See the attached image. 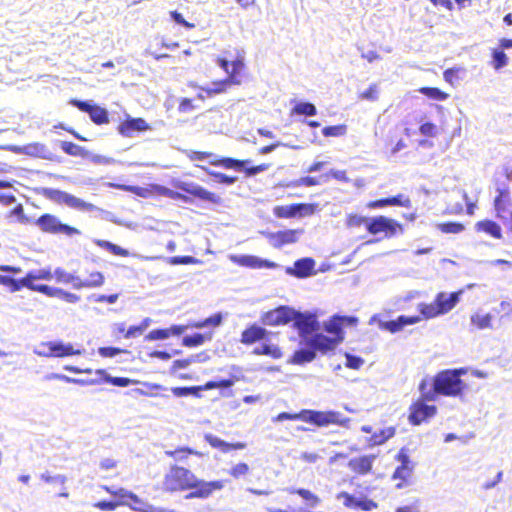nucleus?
<instances>
[{
	"instance_id": "1",
	"label": "nucleus",
	"mask_w": 512,
	"mask_h": 512,
	"mask_svg": "<svg viewBox=\"0 0 512 512\" xmlns=\"http://www.w3.org/2000/svg\"><path fill=\"white\" fill-rule=\"evenodd\" d=\"M223 487L222 481L198 480L190 470L176 465L170 468L164 479V488L167 491L194 489L186 495V499L207 498L213 491L221 490Z\"/></svg>"
},
{
	"instance_id": "2",
	"label": "nucleus",
	"mask_w": 512,
	"mask_h": 512,
	"mask_svg": "<svg viewBox=\"0 0 512 512\" xmlns=\"http://www.w3.org/2000/svg\"><path fill=\"white\" fill-rule=\"evenodd\" d=\"M220 68L227 74L233 86L241 85L246 76L245 54L238 49L226 50L216 60Z\"/></svg>"
},
{
	"instance_id": "3",
	"label": "nucleus",
	"mask_w": 512,
	"mask_h": 512,
	"mask_svg": "<svg viewBox=\"0 0 512 512\" xmlns=\"http://www.w3.org/2000/svg\"><path fill=\"white\" fill-rule=\"evenodd\" d=\"M466 374L465 368L446 369L437 373L433 378V386L440 395L462 397L466 384L461 376Z\"/></svg>"
},
{
	"instance_id": "4",
	"label": "nucleus",
	"mask_w": 512,
	"mask_h": 512,
	"mask_svg": "<svg viewBox=\"0 0 512 512\" xmlns=\"http://www.w3.org/2000/svg\"><path fill=\"white\" fill-rule=\"evenodd\" d=\"M210 164L216 167L231 169L238 172L243 171L246 176L256 175L268 168L267 164L253 166L252 160L250 159L239 160L231 157H214L210 160Z\"/></svg>"
},
{
	"instance_id": "5",
	"label": "nucleus",
	"mask_w": 512,
	"mask_h": 512,
	"mask_svg": "<svg viewBox=\"0 0 512 512\" xmlns=\"http://www.w3.org/2000/svg\"><path fill=\"white\" fill-rule=\"evenodd\" d=\"M303 421L313 423L317 426H327L329 424H338L347 427L349 418L342 417L341 413L336 411H314L304 410Z\"/></svg>"
},
{
	"instance_id": "6",
	"label": "nucleus",
	"mask_w": 512,
	"mask_h": 512,
	"mask_svg": "<svg viewBox=\"0 0 512 512\" xmlns=\"http://www.w3.org/2000/svg\"><path fill=\"white\" fill-rule=\"evenodd\" d=\"M292 321L299 332L302 342H305L306 338L312 336L313 333L318 331L320 328L316 314L311 312H300L295 310V315L293 316Z\"/></svg>"
},
{
	"instance_id": "7",
	"label": "nucleus",
	"mask_w": 512,
	"mask_h": 512,
	"mask_svg": "<svg viewBox=\"0 0 512 512\" xmlns=\"http://www.w3.org/2000/svg\"><path fill=\"white\" fill-rule=\"evenodd\" d=\"M41 230L49 233H61L68 236L80 234V231L74 227L61 223L58 218L50 214H45L37 220Z\"/></svg>"
},
{
	"instance_id": "8",
	"label": "nucleus",
	"mask_w": 512,
	"mask_h": 512,
	"mask_svg": "<svg viewBox=\"0 0 512 512\" xmlns=\"http://www.w3.org/2000/svg\"><path fill=\"white\" fill-rule=\"evenodd\" d=\"M70 104L78 108L80 111L88 113L90 119L96 125H103L109 123V116L106 109L98 105L91 104L87 101H82L78 99H71Z\"/></svg>"
},
{
	"instance_id": "9",
	"label": "nucleus",
	"mask_w": 512,
	"mask_h": 512,
	"mask_svg": "<svg viewBox=\"0 0 512 512\" xmlns=\"http://www.w3.org/2000/svg\"><path fill=\"white\" fill-rule=\"evenodd\" d=\"M294 315L295 309L289 306H280L264 313L261 317V321L264 325L268 326L284 325L292 321Z\"/></svg>"
},
{
	"instance_id": "10",
	"label": "nucleus",
	"mask_w": 512,
	"mask_h": 512,
	"mask_svg": "<svg viewBox=\"0 0 512 512\" xmlns=\"http://www.w3.org/2000/svg\"><path fill=\"white\" fill-rule=\"evenodd\" d=\"M229 259L239 266L248 267L252 269H261V268H268V269H275L279 267V265L275 262H272L267 259H262L260 257L254 256V255H229Z\"/></svg>"
},
{
	"instance_id": "11",
	"label": "nucleus",
	"mask_w": 512,
	"mask_h": 512,
	"mask_svg": "<svg viewBox=\"0 0 512 512\" xmlns=\"http://www.w3.org/2000/svg\"><path fill=\"white\" fill-rule=\"evenodd\" d=\"M306 346L312 347L314 351H319L323 354L332 351L336 348V346L341 343V338H332L325 336L321 333L313 334L312 336L306 338V341L303 342Z\"/></svg>"
},
{
	"instance_id": "12",
	"label": "nucleus",
	"mask_w": 512,
	"mask_h": 512,
	"mask_svg": "<svg viewBox=\"0 0 512 512\" xmlns=\"http://www.w3.org/2000/svg\"><path fill=\"white\" fill-rule=\"evenodd\" d=\"M437 408L434 405H427L422 400L417 401L410 407L409 421L413 425H419L436 414Z\"/></svg>"
},
{
	"instance_id": "13",
	"label": "nucleus",
	"mask_w": 512,
	"mask_h": 512,
	"mask_svg": "<svg viewBox=\"0 0 512 512\" xmlns=\"http://www.w3.org/2000/svg\"><path fill=\"white\" fill-rule=\"evenodd\" d=\"M304 233L303 229L283 230L268 233L269 242L274 247H281L286 244H292L298 241L299 237Z\"/></svg>"
},
{
	"instance_id": "14",
	"label": "nucleus",
	"mask_w": 512,
	"mask_h": 512,
	"mask_svg": "<svg viewBox=\"0 0 512 512\" xmlns=\"http://www.w3.org/2000/svg\"><path fill=\"white\" fill-rule=\"evenodd\" d=\"M51 196V199H57L67 206L83 211V212H94L97 210V207L89 202H86L72 194H48Z\"/></svg>"
},
{
	"instance_id": "15",
	"label": "nucleus",
	"mask_w": 512,
	"mask_h": 512,
	"mask_svg": "<svg viewBox=\"0 0 512 512\" xmlns=\"http://www.w3.org/2000/svg\"><path fill=\"white\" fill-rule=\"evenodd\" d=\"M315 261L306 257L295 261L293 267H287L286 273L297 278H306L315 274Z\"/></svg>"
},
{
	"instance_id": "16",
	"label": "nucleus",
	"mask_w": 512,
	"mask_h": 512,
	"mask_svg": "<svg viewBox=\"0 0 512 512\" xmlns=\"http://www.w3.org/2000/svg\"><path fill=\"white\" fill-rule=\"evenodd\" d=\"M149 128V124L143 118L127 117L118 126V132L124 137H132L136 132H143Z\"/></svg>"
},
{
	"instance_id": "17",
	"label": "nucleus",
	"mask_w": 512,
	"mask_h": 512,
	"mask_svg": "<svg viewBox=\"0 0 512 512\" xmlns=\"http://www.w3.org/2000/svg\"><path fill=\"white\" fill-rule=\"evenodd\" d=\"M376 457L374 454L354 457L349 460L347 466L358 475H366L372 470Z\"/></svg>"
},
{
	"instance_id": "18",
	"label": "nucleus",
	"mask_w": 512,
	"mask_h": 512,
	"mask_svg": "<svg viewBox=\"0 0 512 512\" xmlns=\"http://www.w3.org/2000/svg\"><path fill=\"white\" fill-rule=\"evenodd\" d=\"M462 294L463 290H459L457 292L452 293H438L435 297V301L438 305L440 312H442L443 315L450 312L458 304Z\"/></svg>"
},
{
	"instance_id": "19",
	"label": "nucleus",
	"mask_w": 512,
	"mask_h": 512,
	"mask_svg": "<svg viewBox=\"0 0 512 512\" xmlns=\"http://www.w3.org/2000/svg\"><path fill=\"white\" fill-rule=\"evenodd\" d=\"M396 222L384 216H378L366 221V228L371 234H377L382 231L394 233L396 231Z\"/></svg>"
},
{
	"instance_id": "20",
	"label": "nucleus",
	"mask_w": 512,
	"mask_h": 512,
	"mask_svg": "<svg viewBox=\"0 0 512 512\" xmlns=\"http://www.w3.org/2000/svg\"><path fill=\"white\" fill-rule=\"evenodd\" d=\"M421 321L420 316H405L401 315L395 320L380 322L379 327L383 330H387L391 333L401 331L408 325H413Z\"/></svg>"
},
{
	"instance_id": "21",
	"label": "nucleus",
	"mask_w": 512,
	"mask_h": 512,
	"mask_svg": "<svg viewBox=\"0 0 512 512\" xmlns=\"http://www.w3.org/2000/svg\"><path fill=\"white\" fill-rule=\"evenodd\" d=\"M53 279V273L50 269L44 268V269H38L33 270L27 273V275L22 278V284L32 290V287L37 286L38 284H34L33 282L35 280H47L50 281Z\"/></svg>"
},
{
	"instance_id": "22",
	"label": "nucleus",
	"mask_w": 512,
	"mask_h": 512,
	"mask_svg": "<svg viewBox=\"0 0 512 512\" xmlns=\"http://www.w3.org/2000/svg\"><path fill=\"white\" fill-rule=\"evenodd\" d=\"M48 345H50L51 348V357H65L81 354V351L75 350L70 343L65 344L61 341H49Z\"/></svg>"
},
{
	"instance_id": "23",
	"label": "nucleus",
	"mask_w": 512,
	"mask_h": 512,
	"mask_svg": "<svg viewBox=\"0 0 512 512\" xmlns=\"http://www.w3.org/2000/svg\"><path fill=\"white\" fill-rule=\"evenodd\" d=\"M205 440L213 448L219 449V450H221L224 453L229 452L232 449L241 450V449H244L246 447L245 443L238 442V443H235V444H230V443H227L224 440L218 438L217 436H214L213 434H206L205 435Z\"/></svg>"
},
{
	"instance_id": "24",
	"label": "nucleus",
	"mask_w": 512,
	"mask_h": 512,
	"mask_svg": "<svg viewBox=\"0 0 512 512\" xmlns=\"http://www.w3.org/2000/svg\"><path fill=\"white\" fill-rule=\"evenodd\" d=\"M266 333L267 331L264 328L252 325L242 332L241 342L243 344H253L256 341L263 339Z\"/></svg>"
},
{
	"instance_id": "25",
	"label": "nucleus",
	"mask_w": 512,
	"mask_h": 512,
	"mask_svg": "<svg viewBox=\"0 0 512 512\" xmlns=\"http://www.w3.org/2000/svg\"><path fill=\"white\" fill-rule=\"evenodd\" d=\"M478 232H484L493 238L500 239L502 237L501 227L492 220L479 221L475 225Z\"/></svg>"
},
{
	"instance_id": "26",
	"label": "nucleus",
	"mask_w": 512,
	"mask_h": 512,
	"mask_svg": "<svg viewBox=\"0 0 512 512\" xmlns=\"http://www.w3.org/2000/svg\"><path fill=\"white\" fill-rule=\"evenodd\" d=\"M232 86L228 79L225 78L213 81L211 87H201V90L206 93L207 97L212 98L218 94L225 93Z\"/></svg>"
},
{
	"instance_id": "27",
	"label": "nucleus",
	"mask_w": 512,
	"mask_h": 512,
	"mask_svg": "<svg viewBox=\"0 0 512 512\" xmlns=\"http://www.w3.org/2000/svg\"><path fill=\"white\" fill-rule=\"evenodd\" d=\"M493 316L490 313L477 311L470 316V323L480 330L492 328Z\"/></svg>"
},
{
	"instance_id": "28",
	"label": "nucleus",
	"mask_w": 512,
	"mask_h": 512,
	"mask_svg": "<svg viewBox=\"0 0 512 512\" xmlns=\"http://www.w3.org/2000/svg\"><path fill=\"white\" fill-rule=\"evenodd\" d=\"M509 58L507 54L499 47L491 49L490 65L495 70H500L508 65Z\"/></svg>"
},
{
	"instance_id": "29",
	"label": "nucleus",
	"mask_w": 512,
	"mask_h": 512,
	"mask_svg": "<svg viewBox=\"0 0 512 512\" xmlns=\"http://www.w3.org/2000/svg\"><path fill=\"white\" fill-rule=\"evenodd\" d=\"M104 275L101 272H93L90 274L89 279L77 282L76 289L81 288H97L104 284Z\"/></svg>"
},
{
	"instance_id": "30",
	"label": "nucleus",
	"mask_w": 512,
	"mask_h": 512,
	"mask_svg": "<svg viewBox=\"0 0 512 512\" xmlns=\"http://www.w3.org/2000/svg\"><path fill=\"white\" fill-rule=\"evenodd\" d=\"M316 353L312 347L307 346L306 348L299 349L294 352L292 357V363L303 364L311 362L315 359Z\"/></svg>"
},
{
	"instance_id": "31",
	"label": "nucleus",
	"mask_w": 512,
	"mask_h": 512,
	"mask_svg": "<svg viewBox=\"0 0 512 512\" xmlns=\"http://www.w3.org/2000/svg\"><path fill=\"white\" fill-rule=\"evenodd\" d=\"M53 277H55L56 281L59 283L72 284L74 289H76L77 282H80L78 276L68 273L62 268H57L53 273Z\"/></svg>"
},
{
	"instance_id": "32",
	"label": "nucleus",
	"mask_w": 512,
	"mask_h": 512,
	"mask_svg": "<svg viewBox=\"0 0 512 512\" xmlns=\"http://www.w3.org/2000/svg\"><path fill=\"white\" fill-rule=\"evenodd\" d=\"M342 322L340 320V316H334L329 322L325 324V330L332 334V338H341V342L343 341V330H342Z\"/></svg>"
},
{
	"instance_id": "33",
	"label": "nucleus",
	"mask_w": 512,
	"mask_h": 512,
	"mask_svg": "<svg viewBox=\"0 0 512 512\" xmlns=\"http://www.w3.org/2000/svg\"><path fill=\"white\" fill-rule=\"evenodd\" d=\"M175 200H182L185 203L194 202V201H215V194H189V196L185 194H169Z\"/></svg>"
},
{
	"instance_id": "34",
	"label": "nucleus",
	"mask_w": 512,
	"mask_h": 512,
	"mask_svg": "<svg viewBox=\"0 0 512 512\" xmlns=\"http://www.w3.org/2000/svg\"><path fill=\"white\" fill-rule=\"evenodd\" d=\"M418 92L430 99L437 101H445L449 97L448 93L440 90L437 87H420Z\"/></svg>"
},
{
	"instance_id": "35",
	"label": "nucleus",
	"mask_w": 512,
	"mask_h": 512,
	"mask_svg": "<svg viewBox=\"0 0 512 512\" xmlns=\"http://www.w3.org/2000/svg\"><path fill=\"white\" fill-rule=\"evenodd\" d=\"M395 434V428L388 427L380 430L379 432L373 433L370 438V442L372 445H381L385 443L388 439L392 438Z\"/></svg>"
},
{
	"instance_id": "36",
	"label": "nucleus",
	"mask_w": 512,
	"mask_h": 512,
	"mask_svg": "<svg viewBox=\"0 0 512 512\" xmlns=\"http://www.w3.org/2000/svg\"><path fill=\"white\" fill-rule=\"evenodd\" d=\"M316 113L315 105L310 102H299L291 110V114L294 115L314 116Z\"/></svg>"
},
{
	"instance_id": "37",
	"label": "nucleus",
	"mask_w": 512,
	"mask_h": 512,
	"mask_svg": "<svg viewBox=\"0 0 512 512\" xmlns=\"http://www.w3.org/2000/svg\"><path fill=\"white\" fill-rule=\"evenodd\" d=\"M211 335L206 337L201 333H195L193 335H187L183 337L182 343L186 347H196L202 345L206 339L210 340Z\"/></svg>"
},
{
	"instance_id": "38",
	"label": "nucleus",
	"mask_w": 512,
	"mask_h": 512,
	"mask_svg": "<svg viewBox=\"0 0 512 512\" xmlns=\"http://www.w3.org/2000/svg\"><path fill=\"white\" fill-rule=\"evenodd\" d=\"M222 320H223L222 314L216 313V314L206 318L203 321H198V322L193 323L191 326L194 328H197V329H201V328H205V327H209V326L217 327V326L221 325Z\"/></svg>"
},
{
	"instance_id": "39",
	"label": "nucleus",
	"mask_w": 512,
	"mask_h": 512,
	"mask_svg": "<svg viewBox=\"0 0 512 512\" xmlns=\"http://www.w3.org/2000/svg\"><path fill=\"white\" fill-rule=\"evenodd\" d=\"M347 133V125L339 124L333 126H326L322 129V134L325 137H341Z\"/></svg>"
},
{
	"instance_id": "40",
	"label": "nucleus",
	"mask_w": 512,
	"mask_h": 512,
	"mask_svg": "<svg viewBox=\"0 0 512 512\" xmlns=\"http://www.w3.org/2000/svg\"><path fill=\"white\" fill-rule=\"evenodd\" d=\"M96 244L98 246L106 249L107 251H109L110 253H112L114 255L124 256V257L129 255V252L127 250H125V249L121 248L120 246L115 245L109 241L97 240Z\"/></svg>"
},
{
	"instance_id": "41",
	"label": "nucleus",
	"mask_w": 512,
	"mask_h": 512,
	"mask_svg": "<svg viewBox=\"0 0 512 512\" xmlns=\"http://www.w3.org/2000/svg\"><path fill=\"white\" fill-rule=\"evenodd\" d=\"M420 312L427 319L435 318L439 315H443L442 312H440L435 300L433 303H430V304H421Z\"/></svg>"
},
{
	"instance_id": "42",
	"label": "nucleus",
	"mask_w": 512,
	"mask_h": 512,
	"mask_svg": "<svg viewBox=\"0 0 512 512\" xmlns=\"http://www.w3.org/2000/svg\"><path fill=\"white\" fill-rule=\"evenodd\" d=\"M166 455L173 457L176 461H183L188 454L201 456L202 454L191 448H180L174 451H166Z\"/></svg>"
},
{
	"instance_id": "43",
	"label": "nucleus",
	"mask_w": 512,
	"mask_h": 512,
	"mask_svg": "<svg viewBox=\"0 0 512 512\" xmlns=\"http://www.w3.org/2000/svg\"><path fill=\"white\" fill-rule=\"evenodd\" d=\"M167 263L171 265H188V264H200L201 261L192 256H173L165 258Z\"/></svg>"
},
{
	"instance_id": "44",
	"label": "nucleus",
	"mask_w": 512,
	"mask_h": 512,
	"mask_svg": "<svg viewBox=\"0 0 512 512\" xmlns=\"http://www.w3.org/2000/svg\"><path fill=\"white\" fill-rule=\"evenodd\" d=\"M0 284L10 287L11 292H17L22 287H25L22 284V279L16 280L10 276L1 275V274H0Z\"/></svg>"
},
{
	"instance_id": "45",
	"label": "nucleus",
	"mask_w": 512,
	"mask_h": 512,
	"mask_svg": "<svg viewBox=\"0 0 512 512\" xmlns=\"http://www.w3.org/2000/svg\"><path fill=\"white\" fill-rule=\"evenodd\" d=\"M254 353L258 355H269L273 358H278L281 355L276 346L269 344H262L260 347L255 348Z\"/></svg>"
},
{
	"instance_id": "46",
	"label": "nucleus",
	"mask_w": 512,
	"mask_h": 512,
	"mask_svg": "<svg viewBox=\"0 0 512 512\" xmlns=\"http://www.w3.org/2000/svg\"><path fill=\"white\" fill-rule=\"evenodd\" d=\"M199 361H200L199 355H192L186 359L175 360L172 365V371L175 372L180 369H185V368L189 367L191 364H193L195 362H199Z\"/></svg>"
},
{
	"instance_id": "47",
	"label": "nucleus",
	"mask_w": 512,
	"mask_h": 512,
	"mask_svg": "<svg viewBox=\"0 0 512 512\" xmlns=\"http://www.w3.org/2000/svg\"><path fill=\"white\" fill-rule=\"evenodd\" d=\"M32 291H37L50 297H59L60 293H62L61 288L51 287L44 284H39L35 287H32Z\"/></svg>"
},
{
	"instance_id": "48",
	"label": "nucleus",
	"mask_w": 512,
	"mask_h": 512,
	"mask_svg": "<svg viewBox=\"0 0 512 512\" xmlns=\"http://www.w3.org/2000/svg\"><path fill=\"white\" fill-rule=\"evenodd\" d=\"M379 96V87L377 84H371L365 91L359 94L362 100L376 101Z\"/></svg>"
},
{
	"instance_id": "49",
	"label": "nucleus",
	"mask_w": 512,
	"mask_h": 512,
	"mask_svg": "<svg viewBox=\"0 0 512 512\" xmlns=\"http://www.w3.org/2000/svg\"><path fill=\"white\" fill-rule=\"evenodd\" d=\"M40 478L45 481L46 483H50V484H54V485H60V486H64L66 481H67V478L66 476L62 475V474H57V475H50L48 472H44L40 475Z\"/></svg>"
},
{
	"instance_id": "50",
	"label": "nucleus",
	"mask_w": 512,
	"mask_h": 512,
	"mask_svg": "<svg viewBox=\"0 0 512 512\" xmlns=\"http://www.w3.org/2000/svg\"><path fill=\"white\" fill-rule=\"evenodd\" d=\"M289 492L290 493L298 494L303 499L308 501L312 507H314L318 503V501H319V499H318V497L316 495H314L309 490H306V489H303V488H300V489H289Z\"/></svg>"
},
{
	"instance_id": "51",
	"label": "nucleus",
	"mask_w": 512,
	"mask_h": 512,
	"mask_svg": "<svg viewBox=\"0 0 512 512\" xmlns=\"http://www.w3.org/2000/svg\"><path fill=\"white\" fill-rule=\"evenodd\" d=\"M210 175L212 177L213 182L217 184L230 185L236 182L237 180V177L235 176H229L220 172H211Z\"/></svg>"
},
{
	"instance_id": "52",
	"label": "nucleus",
	"mask_w": 512,
	"mask_h": 512,
	"mask_svg": "<svg viewBox=\"0 0 512 512\" xmlns=\"http://www.w3.org/2000/svg\"><path fill=\"white\" fill-rule=\"evenodd\" d=\"M412 467L411 466H399L393 473L392 478L394 480L400 479L402 481H407L412 475Z\"/></svg>"
},
{
	"instance_id": "53",
	"label": "nucleus",
	"mask_w": 512,
	"mask_h": 512,
	"mask_svg": "<svg viewBox=\"0 0 512 512\" xmlns=\"http://www.w3.org/2000/svg\"><path fill=\"white\" fill-rule=\"evenodd\" d=\"M170 337V331H167V329H155L150 331L146 336L145 339L149 341L154 340H164Z\"/></svg>"
},
{
	"instance_id": "54",
	"label": "nucleus",
	"mask_w": 512,
	"mask_h": 512,
	"mask_svg": "<svg viewBox=\"0 0 512 512\" xmlns=\"http://www.w3.org/2000/svg\"><path fill=\"white\" fill-rule=\"evenodd\" d=\"M104 380H105V382L110 383L114 386H118V387H127L132 382L129 378L113 377L109 374H105Z\"/></svg>"
},
{
	"instance_id": "55",
	"label": "nucleus",
	"mask_w": 512,
	"mask_h": 512,
	"mask_svg": "<svg viewBox=\"0 0 512 512\" xmlns=\"http://www.w3.org/2000/svg\"><path fill=\"white\" fill-rule=\"evenodd\" d=\"M276 216L281 218L294 217L295 216V205L291 206H277L274 209Z\"/></svg>"
},
{
	"instance_id": "56",
	"label": "nucleus",
	"mask_w": 512,
	"mask_h": 512,
	"mask_svg": "<svg viewBox=\"0 0 512 512\" xmlns=\"http://www.w3.org/2000/svg\"><path fill=\"white\" fill-rule=\"evenodd\" d=\"M233 382L231 380L225 379L221 380L219 382L216 381H209L206 384L201 386L202 391L204 390H211L215 388H229L231 387Z\"/></svg>"
},
{
	"instance_id": "57",
	"label": "nucleus",
	"mask_w": 512,
	"mask_h": 512,
	"mask_svg": "<svg viewBox=\"0 0 512 512\" xmlns=\"http://www.w3.org/2000/svg\"><path fill=\"white\" fill-rule=\"evenodd\" d=\"M400 204H402V202L399 197H392V198H387V199H382V200L371 202V203H369V207L380 208V207H384V206H388V205H400Z\"/></svg>"
},
{
	"instance_id": "58",
	"label": "nucleus",
	"mask_w": 512,
	"mask_h": 512,
	"mask_svg": "<svg viewBox=\"0 0 512 512\" xmlns=\"http://www.w3.org/2000/svg\"><path fill=\"white\" fill-rule=\"evenodd\" d=\"M249 472V466L246 463H238L230 470V475L238 479Z\"/></svg>"
},
{
	"instance_id": "59",
	"label": "nucleus",
	"mask_w": 512,
	"mask_h": 512,
	"mask_svg": "<svg viewBox=\"0 0 512 512\" xmlns=\"http://www.w3.org/2000/svg\"><path fill=\"white\" fill-rule=\"evenodd\" d=\"M440 229L444 233H460L464 230V226L456 222H448L440 225Z\"/></svg>"
},
{
	"instance_id": "60",
	"label": "nucleus",
	"mask_w": 512,
	"mask_h": 512,
	"mask_svg": "<svg viewBox=\"0 0 512 512\" xmlns=\"http://www.w3.org/2000/svg\"><path fill=\"white\" fill-rule=\"evenodd\" d=\"M316 206L313 204H297L295 205V216H306L313 214Z\"/></svg>"
},
{
	"instance_id": "61",
	"label": "nucleus",
	"mask_w": 512,
	"mask_h": 512,
	"mask_svg": "<svg viewBox=\"0 0 512 512\" xmlns=\"http://www.w3.org/2000/svg\"><path fill=\"white\" fill-rule=\"evenodd\" d=\"M419 131L424 136L434 137L437 134V127L434 123L426 122L420 126Z\"/></svg>"
},
{
	"instance_id": "62",
	"label": "nucleus",
	"mask_w": 512,
	"mask_h": 512,
	"mask_svg": "<svg viewBox=\"0 0 512 512\" xmlns=\"http://www.w3.org/2000/svg\"><path fill=\"white\" fill-rule=\"evenodd\" d=\"M460 72V68H448L443 72L444 80L453 85L454 82L458 79V74Z\"/></svg>"
},
{
	"instance_id": "63",
	"label": "nucleus",
	"mask_w": 512,
	"mask_h": 512,
	"mask_svg": "<svg viewBox=\"0 0 512 512\" xmlns=\"http://www.w3.org/2000/svg\"><path fill=\"white\" fill-rule=\"evenodd\" d=\"M364 363V360L358 356L346 354V366L351 369H359Z\"/></svg>"
},
{
	"instance_id": "64",
	"label": "nucleus",
	"mask_w": 512,
	"mask_h": 512,
	"mask_svg": "<svg viewBox=\"0 0 512 512\" xmlns=\"http://www.w3.org/2000/svg\"><path fill=\"white\" fill-rule=\"evenodd\" d=\"M195 109V105L193 104V100L189 98H182L178 104V111L180 113H188Z\"/></svg>"
}]
</instances>
